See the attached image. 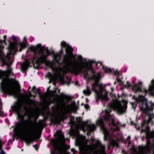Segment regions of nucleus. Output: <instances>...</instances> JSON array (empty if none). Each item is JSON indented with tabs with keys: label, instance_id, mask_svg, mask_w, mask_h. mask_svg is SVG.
<instances>
[{
	"label": "nucleus",
	"instance_id": "f257e3e1",
	"mask_svg": "<svg viewBox=\"0 0 154 154\" xmlns=\"http://www.w3.org/2000/svg\"><path fill=\"white\" fill-rule=\"evenodd\" d=\"M78 66L75 65L72 67L69 71L77 75L79 73H83L84 77L88 79L94 81V83L92 85V90L95 92V97L97 102L98 100L103 101H107L108 100L107 93L105 91L103 94L102 92H99L96 89L97 87L102 86V84L99 83L100 76L99 75H96L95 72L93 70L91 67H87L85 68L80 65H78L77 62H76Z\"/></svg>",
	"mask_w": 154,
	"mask_h": 154
},
{
	"label": "nucleus",
	"instance_id": "f03ea898",
	"mask_svg": "<svg viewBox=\"0 0 154 154\" xmlns=\"http://www.w3.org/2000/svg\"><path fill=\"white\" fill-rule=\"evenodd\" d=\"M110 115L109 112L107 110L105 111V114L104 115L103 119H99L96 122V125L99 126L101 130L103 131V133L104 134V140L105 141L107 140V137L109 136V133L105 128L104 125V121L106 123H110Z\"/></svg>",
	"mask_w": 154,
	"mask_h": 154
},
{
	"label": "nucleus",
	"instance_id": "7ed1b4c3",
	"mask_svg": "<svg viewBox=\"0 0 154 154\" xmlns=\"http://www.w3.org/2000/svg\"><path fill=\"white\" fill-rule=\"evenodd\" d=\"M27 134L20 135V138L24 141L27 145L33 142L34 141L39 138V136L35 135V131L34 129L32 128L29 131Z\"/></svg>",
	"mask_w": 154,
	"mask_h": 154
},
{
	"label": "nucleus",
	"instance_id": "20e7f679",
	"mask_svg": "<svg viewBox=\"0 0 154 154\" xmlns=\"http://www.w3.org/2000/svg\"><path fill=\"white\" fill-rule=\"evenodd\" d=\"M22 105L21 103L18 102H17L14 103L13 106H11V108L17 115L19 119L21 122L25 121L24 119V116H28L29 114L28 108L27 107L24 108V110H26L24 115L21 114L20 112H22Z\"/></svg>",
	"mask_w": 154,
	"mask_h": 154
},
{
	"label": "nucleus",
	"instance_id": "39448f33",
	"mask_svg": "<svg viewBox=\"0 0 154 154\" xmlns=\"http://www.w3.org/2000/svg\"><path fill=\"white\" fill-rule=\"evenodd\" d=\"M61 48L63 47L65 48V52L66 54H64V58L63 62L64 64L69 65L71 62L70 56L73 54V48L68 44H66L64 41L62 42L61 43Z\"/></svg>",
	"mask_w": 154,
	"mask_h": 154
},
{
	"label": "nucleus",
	"instance_id": "423d86ee",
	"mask_svg": "<svg viewBox=\"0 0 154 154\" xmlns=\"http://www.w3.org/2000/svg\"><path fill=\"white\" fill-rule=\"evenodd\" d=\"M154 107V103H151L149 106L146 100H143L141 101V105L139 106V107L142 112L143 118H145L147 116H150L149 112L152 111Z\"/></svg>",
	"mask_w": 154,
	"mask_h": 154
},
{
	"label": "nucleus",
	"instance_id": "0eeeda50",
	"mask_svg": "<svg viewBox=\"0 0 154 154\" xmlns=\"http://www.w3.org/2000/svg\"><path fill=\"white\" fill-rule=\"evenodd\" d=\"M46 53L47 56L45 54L43 51H42V54L36 60L35 63L39 66L43 64H44L46 66H50L52 65V63L49 60H47L48 57L51 54V52L48 50V48H47L46 51Z\"/></svg>",
	"mask_w": 154,
	"mask_h": 154
},
{
	"label": "nucleus",
	"instance_id": "6e6552de",
	"mask_svg": "<svg viewBox=\"0 0 154 154\" xmlns=\"http://www.w3.org/2000/svg\"><path fill=\"white\" fill-rule=\"evenodd\" d=\"M51 144L54 146V150L51 152V154H62L63 146L58 140L52 139Z\"/></svg>",
	"mask_w": 154,
	"mask_h": 154
},
{
	"label": "nucleus",
	"instance_id": "1a4fd4ad",
	"mask_svg": "<svg viewBox=\"0 0 154 154\" xmlns=\"http://www.w3.org/2000/svg\"><path fill=\"white\" fill-rule=\"evenodd\" d=\"M2 61L4 65L9 66L11 65L12 62L11 61L10 56L9 54L7 55L5 59H2Z\"/></svg>",
	"mask_w": 154,
	"mask_h": 154
},
{
	"label": "nucleus",
	"instance_id": "9d476101",
	"mask_svg": "<svg viewBox=\"0 0 154 154\" xmlns=\"http://www.w3.org/2000/svg\"><path fill=\"white\" fill-rule=\"evenodd\" d=\"M97 146L100 147L99 152L100 154H106L105 151V145H102L101 142L98 140L96 141Z\"/></svg>",
	"mask_w": 154,
	"mask_h": 154
},
{
	"label": "nucleus",
	"instance_id": "9b49d317",
	"mask_svg": "<svg viewBox=\"0 0 154 154\" xmlns=\"http://www.w3.org/2000/svg\"><path fill=\"white\" fill-rule=\"evenodd\" d=\"M3 88L5 92L10 95H13L14 96H16L17 95V94L15 91V90L13 88L5 87Z\"/></svg>",
	"mask_w": 154,
	"mask_h": 154
},
{
	"label": "nucleus",
	"instance_id": "f8f14e48",
	"mask_svg": "<svg viewBox=\"0 0 154 154\" xmlns=\"http://www.w3.org/2000/svg\"><path fill=\"white\" fill-rule=\"evenodd\" d=\"M127 106L125 105L123 106L122 104H120L116 106V109L117 111L119 113H123L126 111Z\"/></svg>",
	"mask_w": 154,
	"mask_h": 154
},
{
	"label": "nucleus",
	"instance_id": "ddd939ff",
	"mask_svg": "<svg viewBox=\"0 0 154 154\" xmlns=\"http://www.w3.org/2000/svg\"><path fill=\"white\" fill-rule=\"evenodd\" d=\"M59 52V53H56L54 56L55 60L57 63H59V61L61 60L60 56L62 54L63 52V50L62 48L61 49V51H60Z\"/></svg>",
	"mask_w": 154,
	"mask_h": 154
},
{
	"label": "nucleus",
	"instance_id": "4468645a",
	"mask_svg": "<svg viewBox=\"0 0 154 154\" xmlns=\"http://www.w3.org/2000/svg\"><path fill=\"white\" fill-rule=\"evenodd\" d=\"M100 64V66H102V69L104 70L105 72L111 73L112 72V70L110 68H109L106 67L105 66H103L102 64V63L100 62H98L96 63V66H97L98 64Z\"/></svg>",
	"mask_w": 154,
	"mask_h": 154
},
{
	"label": "nucleus",
	"instance_id": "2eb2a0df",
	"mask_svg": "<svg viewBox=\"0 0 154 154\" xmlns=\"http://www.w3.org/2000/svg\"><path fill=\"white\" fill-rule=\"evenodd\" d=\"M140 83L139 82L138 85L136 84H135L133 86V89L135 91L136 93H137V92H142V88L140 86ZM140 83H142L140 82Z\"/></svg>",
	"mask_w": 154,
	"mask_h": 154
},
{
	"label": "nucleus",
	"instance_id": "dca6fc26",
	"mask_svg": "<svg viewBox=\"0 0 154 154\" xmlns=\"http://www.w3.org/2000/svg\"><path fill=\"white\" fill-rule=\"evenodd\" d=\"M145 138L147 142L150 143V139L154 138V134L149 132H147L145 135Z\"/></svg>",
	"mask_w": 154,
	"mask_h": 154
},
{
	"label": "nucleus",
	"instance_id": "f3484780",
	"mask_svg": "<svg viewBox=\"0 0 154 154\" xmlns=\"http://www.w3.org/2000/svg\"><path fill=\"white\" fill-rule=\"evenodd\" d=\"M40 90L39 89L38 90L35 87V86H34L33 87L32 91L33 93V94H35V95H34L33 96V97H35L36 95L37 94L39 93V91H40Z\"/></svg>",
	"mask_w": 154,
	"mask_h": 154
},
{
	"label": "nucleus",
	"instance_id": "a211bd4d",
	"mask_svg": "<svg viewBox=\"0 0 154 154\" xmlns=\"http://www.w3.org/2000/svg\"><path fill=\"white\" fill-rule=\"evenodd\" d=\"M19 46V51L20 52L23 49L26 48V45L24 43H21Z\"/></svg>",
	"mask_w": 154,
	"mask_h": 154
},
{
	"label": "nucleus",
	"instance_id": "6ab92c4d",
	"mask_svg": "<svg viewBox=\"0 0 154 154\" xmlns=\"http://www.w3.org/2000/svg\"><path fill=\"white\" fill-rule=\"evenodd\" d=\"M137 154H147L146 152L145 151V148L144 147H142L140 149L139 152Z\"/></svg>",
	"mask_w": 154,
	"mask_h": 154
},
{
	"label": "nucleus",
	"instance_id": "aec40b11",
	"mask_svg": "<svg viewBox=\"0 0 154 154\" xmlns=\"http://www.w3.org/2000/svg\"><path fill=\"white\" fill-rule=\"evenodd\" d=\"M5 73L8 76H10L11 75L13 76L14 75L11 70L9 69L7 70V71L5 72Z\"/></svg>",
	"mask_w": 154,
	"mask_h": 154
},
{
	"label": "nucleus",
	"instance_id": "412c9836",
	"mask_svg": "<svg viewBox=\"0 0 154 154\" xmlns=\"http://www.w3.org/2000/svg\"><path fill=\"white\" fill-rule=\"evenodd\" d=\"M22 66V70L24 72H25L28 68L27 65L26 63L21 64Z\"/></svg>",
	"mask_w": 154,
	"mask_h": 154
},
{
	"label": "nucleus",
	"instance_id": "4be33fe9",
	"mask_svg": "<svg viewBox=\"0 0 154 154\" xmlns=\"http://www.w3.org/2000/svg\"><path fill=\"white\" fill-rule=\"evenodd\" d=\"M83 93L86 96H89L91 94V91L90 90L87 88V90H84Z\"/></svg>",
	"mask_w": 154,
	"mask_h": 154
},
{
	"label": "nucleus",
	"instance_id": "5701e85b",
	"mask_svg": "<svg viewBox=\"0 0 154 154\" xmlns=\"http://www.w3.org/2000/svg\"><path fill=\"white\" fill-rule=\"evenodd\" d=\"M46 76L50 80H52L54 79V76L50 72H48Z\"/></svg>",
	"mask_w": 154,
	"mask_h": 154
},
{
	"label": "nucleus",
	"instance_id": "b1692460",
	"mask_svg": "<svg viewBox=\"0 0 154 154\" xmlns=\"http://www.w3.org/2000/svg\"><path fill=\"white\" fill-rule=\"evenodd\" d=\"M51 122L52 123H53L55 125L58 122V120L57 118L51 119Z\"/></svg>",
	"mask_w": 154,
	"mask_h": 154
},
{
	"label": "nucleus",
	"instance_id": "393cba45",
	"mask_svg": "<svg viewBox=\"0 0 154 154\" xmlns=\"http://www.w3.org/2000/svg\"><path fill=\"white\" fill-rule=\"evenodd\" d=\"M70 134L71 136H72L73 137H76L77 135V133L73 130L70 132Z\"/></svg>",
	"mask_w": 154,
	"mask_h": 154
},
{
	"label": "nucleus",
	"instance_id": "a878e982",
	"mask_svg": "<svg viewBox=\"0 0 154 154\" xmlns=\"http://www.w3.org/2000/svg\"><path fill=\"white\" fill-rule=\"evenodd\" d=\"M61 133L62 132L61 130H57L56 132V134H54V136L55 137H56L57 136H60L61 135Z\"/></svg>",
	"mask_w": 154,
	"mask_h": 154
},
{
	"label": "nucleus",
	"instance_id": "bb28decb",
	"mask_svg": "<svg viewBox=\"0 0 154 154\" xmlns=\"http://www.w3.org/2000/svg\"><path fill=\"white\" fill-rule=\"evenodd\" d=\"M112 125L113 126V130L115 131H117L119 129V128L117 126L115 123L113 122Z\"/></svg>",
	"mask_w": 154,
	"mask_h": 154
},
{
	"label": "nucleus",
	"instance_id": "cd10ccee",
	"mask_svg": "<svg viewBox=\"0 0 154 154\" xmlns=\"http://www.w3.org/2000/svg\"><path fill=\"white\" fill-rule=\"evenodd\" d=\"M2 142L1 140H0V149H1V151L0 152V154H5V152L2 149Z\"/></svg>",
	"mask_w": 154,
	"mask_h": 154
},
{
	"label": "nucleus",
	"instance_id": "c85d7f7f",
	"mask_svg": "<svg viewBox=\"0 0 154 154\" xmlns=\"http://www.w3.org/2000/svg\"><path fill=\"white\" fill-rule=\"evenodd\" d=\"M80 151L82 152H84L86 151L85 148L83 146H81L79 147Z\"/></svg>",
	"mask_w": 154,
	"mask_h": 154
},
{
	"label": "nucleus",
	"instance_id": "c756f323",
	"mask_svg": "<svg viewBox=\"0 0 154 154\" xmlns=\"http://www.w3.org/2000/svg\"><path fill=\"white\" fill-rule=\"evenodd\" d=\"M151 82L153 84L152 85H150L149 88L150 90L152 91L154 90V80H153Z\"/></svg>",
	"mask_w": 154,
	"mask_h": 154
},
{
	"label": "nucleus",
	"instance_id": "7c9ffc66",
	"mask_svg": "<svg viewBox=\"0 0 154 154\" xmlns=\"http://www.w3.org/2000/svg\"><path fill=\"white\" fill-rule=\"evenodd\" d=\"M5 73L2 71H0V79L4 77Z\"/></svg>",
	"mask_w": 154,
	"mask_h": 154
},
{
	"label": "nucleus",
	"instance_id": "2f4dec72",
	"mask_svg": "<svg viewBox=\"0 0 154 154\" xmlns=\"http://www.w3.org/2000/svg\"><path fill=\"white\" fill-rule=\"evenodd\" d=\"M62 145L63 147V152L64 150H66L70 148V147L67 145H65V146H64L63 145Z\"/></svg>",
	"mask_w": 154,
	"mask_h": 154
},
{
	"label": "nucleus",
	"instance_id": "473e14b6",
	"mask_svg": "<svg viewBox=\"0 0 154 154\" xmlns=\"http://www.w3.org/2000/svg\"><path fill=\"white\" fill-rule=\"evenodd\" d=\"M35 47L36 48L38 49H41L43 50V48L42 47L41 45L40 44H38Z\"/></svg>",
	"mask_w": 154,
	"mask_h": 154
},
{
	"label": "nucleus",
	"instance_id": "72a5a7b5",
	"mask_svg": "<svg viewBox=\"0 0 154 154\" xmlns=\"http://www.w3.org/2000/svg\"><path fill=\"white\" fill-rule=\"evenodd\" d=\"M30 50L32 51L35 52L36 51V48L35 47H33L30 48Z\"/></svg>",
	"mask_w": 154,
	"mask_h": 154
},
{
	"label": "nucleus",
	"instance_id": "f704fd0d",
	"mask_svg": "<svg viewBox=\"0 0 154 154\" xmlns=\"http://www.w3.org/2000/svg\"><path fill=\"white\" fill-rule=\"evenodd\" d=\"M116 80L117 82L118 83L120 82L122 83H123L121 80L119 78V76L117 77Z\"/></svg>",
	"mask_w": 154,
	"mask_h": 154
},
{
	"label": "nucleus",
	"instance_id": "c9c22d12",
	"mask_svg": "<svg viewBox=\"0 0 154 154\" xmlns=\"http://www.w3.org/2000/svg\"><path fill=\"white\" fill-rule=\"evenodd\" d=\"M67 78L68 79V82H66V83L67 85H69L70 84L72 79L71 78L68 77H67Z\"/></svg>",
	"mask_w": 154,
	"mask_h": 154
},
{
	"label": "nucleus",
	"instance_id": "e433bc0d",
	"mask_svg": "<svg viewBox=\"0 0 154 154\" xmlns=\"http://www.w3.org/2000/svg\"><path fill=\"white\" fill-rule=\"evenodd\" d=\"M12 38L14 41L15 42H17V40L16 37L13 35L12 36Z\"/></svg>",
	"mask_w": 154,
	"mask_h": 154
},
{
	"label": "nucleus",
	"instance_id": "4c0bfd02",
	"mask_svg": "<svg viewBox=\"0 0 154 154\" xmlns=\"http://www.w3.org/2000/svg\"><path fill=\"white\" fill-rule=\"evenodd\" d=\"M150 129V128L149 126V125H147L146 127L145 130H146V131H147L148 132V131H149Z\"/></svg>",
	"mask_w": 154,
	"mask_h": 154
},
{
	"label": "nucleus",
	"instance_id": "58836bf2",
	"mask_svg": "<svg viewBox=\"0 0 154 154\" xmlns=\"http://www.w3.org/2000/svg\"><path fill=\"white\" fill-rule=\"evenodd\" d=\"M148 132L145 129H141V131H140V132L141 133L145 132L146 134V133Z\"/></svg>",
	"mask_w": 154,
	"mask_h": 154
},
{
	"label": "nucleus",
	"instance_id": "ea45409f",
	"mask_svg": "<svg viewBox=\"0 0 154 154\" xmlns=\"http://www.w3.org/2000/svg\"><path fill=\"white\" fill-rule=\"evenodd\" d=\"M71 151L73 152V154H75L77 152V151H76L75 149L74 148L72 149H71Z\"/></svg>",
	"mask_w": 154,
	"mask_h": 154
},
{
	"label": "nucleus",
	"instance_id": "a19ab883",
	"mask_svg": "<svg viewBox=\"0 0 154 154\" xmlns=\"http://www.w3.org/2000/svg\"><path fill=\"white\" fill-rule=\"evenodd\" d=\"M32 117V116H28V120H29V121L31 123H32V121L31 120V118Z\"/></svg>",
	"mask_w": 154,
	"mask_h": 154
},
{
	"label": "nucleus",
	"instance_id": "79ce46f5",
	"mask_svg": "<svg viewBox=\"0 0 154 154\" xmlns=\"http://www.w3.org/2000/svg\"><path fill=\"white\" fill-rule=\"evenodd\" d=\"M85 108L86 109L88 110L90 107L88 104H85Z\"/></svg>",
	"mask_w": 154,
	"mask_h": 154
},
{
	"label": "nucleus",
	"instance_id": "37998d69",
	"mask_svg": "<svg viewBox=\"0 0 154 154\" xmlns=\"http://www.w3.org/2000/svg\"><path fill=\"white\" fill-rule=\"evenodd\" d=\"M151 91H149V94L152 96H154V92L152 91V90H151Z\"/></svg>",
	"mask_w": 154,
	"mask_h": 154
},
{
	"label": "nucleus",
	"instance_id": "c03bdc74",
	"mask_svg": "<svg viewBox=\"0 0 154 154\" xmlns=\"http://www.w3.org/2000/svg\"><path fill=\"white\" fill-rule=\"evenodd\" d=\"M33 147L35 148V149L36 150H38V145L37 144H36L35 145H33Z\"/></svg>",
	"mask_w": 154,
	"mask_h": 154
},
{
	"label": "nucleus",
	"instance_id": "a18cd8bd",
	"mask_svg": "<svg viewBox=\"0 0 154 154\" xmlns=\"http://www.w3.org/2000/svg\"><path fill=\"white\" fill-rule=\"evenodd\" d=\"M19 128V125H17V126H16V127L15 129V131H17L18 130Z\"/></svg>",
	"mask_w": 154,
	"mask_h": 154
},
{
	"label": "nucleus",
	"instance_id": "49530a36",
	"mask_svg": "<svg viewBox=\"0 0 154 154\" xmlns=\"http://www.w3.org/2000/svg\"><path fill=\"white\" fill-rule=\"evenodd\" d=\"M90 63H91V64H93V63H96V62L94 60H91L90 61Z\"/></svg>",
	"mask_w": 154,
	"mask_h": 154
},
{
	"label": "nucleus",
	"instance_id": "de8ad7c7",
	"mask_svg": "<svg viewBox=\"0 0 154 154\" xmlns=\"http://www.w3.org/2000/svg\"><path fill=\"white\" fill-rule=\"evenodd\" d=\"M75 109L76 110H78L79 108L78 106H76L75 103Z\"/></svg>",
	"mask_w": 154,
	"mask_h": 154
},
{
	"label": "nucleus",
	"instance_id": "09e8293b",
	"mask_svg": "<svg viewBox=\"0 0 154 154\" xmlns=\"http://www.w3.org/2000/svg\"><path fill=\"white\" fill-rule=\"evenodd\" d=\"M78 59L79 60H82L83 58L81 56H79L78 57Z\"/></svg>",
	"mask_w": 154,
	"mask_h": 154
},
{
	"label": "nucleus",
	"instance_id": "8fccbe9b",
	"mask_svg": "<svg viewBox=\"0 0 154 154\" xmlns=\"http://www.w3.org/2000/svg\"><path fill=\"white\" fill-rule=\"evenodd\" d=\"M56 53H55L54 51H52V52H51V54H52L54 56V55Z\"/></svg>",
	"mask_w": 154,
	"mask_h": 154
},
{
	"label": "nucleus",
	"instance_id": "3c124183",
	"mask_svg": "<svg viewBox=\"0 0 154 154\" xmlns=\"http://www.w3.org/2000/svg\"><path fill=\"white\" fill-rule=\"evenodd\" d=\"M127 85H128V87H130L131 86V85L128 82H127Z\"/></svg>",
	"mask_w": 154,
	"mask_h": 154
},
{
	"label": "nucleus",
	"instance_id": "603ef678",
	"mask_svg": "<svg viewBox=\"0 0 154 154\" xmlns=\"http://www.w3.org/2000/svg\"><path fill=\"white\" fill-rule=\"evenodd\" d=\"M144 92L145 93H147L148 92V91L146 89H144Z\"/></svg>",
	"mask_w": 154,
	"mask_h": 154
},
{
	"label": "nucleus",
	"instance_id": "864d4df0",
	"mask_svg": "<svg viewBox=\"0 0 154 154\" xmlns=\"http://www.w3.org/2000/svg\"><path fill=\"white\" fill-rule=\"evenodd\" d=\"M130 138H131V137H130V136H128V137H127V140H129L130 139Z\"/></svg>",
	"mask_w": 154,
	"mask_h": 154
},
{
	"label": "nucleus",
	"instance_id": "5fc2aeb1",
	"mask_svg": "<svg viewBox=\"0 0 154 154\" xmlns=\"http://www.w3.org/2000/svg\"><path fill=\"white\" fill-rule=\"evenodd\" d=\"M3 114V112H2L0 110V116L2 115Z\"/></svg>",
	"mask_w": 154,
	"mask_h": 154
},
{
	"label": "nucleus",
	"instance_id": "6e6d98bb",
	"mask_svg": "<svg viewBox=\"0 0 154 154\" xmlns=\"http://www.w3.org/2000/svg\"><path fill=\"white\" fill-rule=\"evenodd\" d=\"M2 52V51L0 50V57L1 56Z\"/></svg>",
	"mask_w": 154,
	"mask_h": 154
},
{
	"label": "nucleus",
	"instance_id": "4d7b16f0",
	"mask_svg": "<svg viewBox=\"0 0 154 154\" xmlns=\"http://www.w3.org/2000/svg\"><path fill=\"white\" fill-rule=\"evenodd\" d=\"M39 122H40V123L41 124L43 123V121L42 120H41L40 121H39Z\"/></svg>",
	"mask_w": 154,
	"mask_h": 154
},
{
	"label": "nucleus",
	"instance_id": "13d9d810",
	"mask_svg": "<svg viewBox=\"0 0 154 154\" xmlns=\"http://www.w3.org/2000/svg\"><path fill=\"white\" fill-rule=\"evenodd\" d=\"M3 38L5 40L6 38V35H4L3 36Z\"/></svg>",
	"mask_w": 154,
	"mask_h": 154
},
{
	"label": "nucleus",
	"instance_id": "bf43d9fd",
	"mask_svg": "<svg viewBox=\"0 0 154 154\" xmlns=\"http://www.w3.org/2000/svg\"><path fill=\"white\" fill-rule=\"evenodd\" d=\"M30 100L32 102H34L35 101V100H32L31 99H30Z\"/></svg>",
	"mask_w": 154,
	"mask_h": 154
},
{
	"label": "nucleus",
	"instance_id": "052dcab7",
	"mask_svg": "<svg viewBox=\"0 0 154 154\" xmlns=\"http://www.w3.org/2000/svg\"><path fill=\"white\" fill-rule=\"evenodd\" d=\"M24 40L25 41H27V39L25 37H24Z\"/></svg>",
	"mask_w": 154,
	"mask_h": 154
},
{
	"label": "nucleus",
	"instance_id": "680f3d73",
	"mask_svg": "<svg viewBox=\"0 0 154 154\" xmlns=\"http://www.w3.org/2000/svg\"><path fill=\"white\" fill-rule=\"evenodd\" d=\"M92 128H93L92 129H95V126L94 125L93 126Z\"/></svg>",
	"mask_w": 154,
	"mask_h": 154
},
{
	"label": "nucleus",
	"instance_id": "e2e57ef3",
	"mask_svg": "<svg viewBox=\"0 0 154 154\" xmlns=\"http://www.w3.org/2000/svg\"><path fill=\"white\" fill-rule=\"evenodd\" d=\"M78 81H76L75 83V85H77V84H78Z\"/></svg>",
	"mask_w": 154,
	"mask_h": 154
},
{
	"label": "nucleus",
	"instance_id": "0e129e2a",
	"mask_svg": "<svg viewBox=\"0 0 154 154\" xmlns=\"http://www.w3.org/2000/svg\"><path fill=\"white\" fill-rule=\"evenodd\" d=\"M12 49V48H10L9 49V51L10 52H11V51Z\"/></svg>",
	"mask_w": 154,
	"mask_h": 154
},
{
	"label": "nucleus",
	"instance_id": "69168bd1",
	"mask_svg": "<svg viewBox=\"0 0 154 154\" xmlns=\"http://www.w3.org/2000/svg\"><path fill=\"white\" fill-rule=\"evenodd\" d=\"M29 94L32 95L30 91L29 92Z\"/></svg>",
	"mask_w": 154,
	"mask_h": 154
},
{
	"label": "nucleus",
	"instance_id": "338daca9",
	"mask_svg": "<svg viewBox=\"0 0 154 154\" xmlns=\"http://www.w3.org/2000/svg\"><path fill=\"white\" fill-rule=\"evenodd\" d=\"M81 105H82V106H84V104L83 103H81Z\"/></svg>",
	"mask_w": 154,
	"mask_h": 154
},
{
	"label": "nucleus",
	"instance_id": "774afa93",
	"mask_svg": "<svg viewBox=\"0 0 154 154\" xmlns=\"http://www.w3.org/2000/svg\"><path fill=\"white\" fill-rule=\"evenodd\" d=\"M145 124L144 123H143L142 125L143 126H144V125H145Z\"/></svg>",
	"mask_w": 154,
	"mask_h": 154
}]
</instances>
